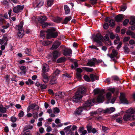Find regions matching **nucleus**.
Segmentation results:
<instances>
[{
  "label": "nucleus",
  "mask_w": 135,
  "mask_h": 135,
  "mask_svg": "<svg viewBox=\"0 0 135 135\" xmlns=\"http://www.w3.org/2000/svg\"><path fill=\"white\" fill-rule=\"evenodd\" d=\"M95 102V99H93L92 100H88L82 106L79 107L77 109L75 113L77 114L80 115L83 109L88 110L90 109V107L93 106Z\"/></svg>",
  "instance_id": "f257e3e1"
},
{
  "label": "nucleus",
  "mask_w": 135,
  "mask_h": 135,
  "mask_svg": "<svg viewBox=\"0 0 135 135\" xmlns=\"http://www.w3.org/2000/svg\"><path fill=\"white\" fill-rule=\"evenodd\" d=\"M86 89L84 87L79 88L75 95L72 98V100L76 103L80 102L83 95L85 94Z\"/></svg>",
  "instance_id": "f03ea898"
},
{
  "label": "nucleus",
  "mask_w": 135,
  "mask_h": 135,
  "mask_svg": "<svg viewBox=\"0 0 135 135\" xmlns=\"http://www.w3.org/2000/svg\"><path fill=\"white\" fill-rule=\"evenodd\" d=\"M94 91L95 95L97 94H99L97 99V102L100 103L103 102L104 100V96L103 92L98 89H94Z\"/></svg>",
  "instance_id": "7ed1b4c3"
},
{
  "label": "nucleus",
  "mask_w": 135,
  "mask_h": 135,
  "mask_svg": "<svg viewBox=\"0 0 135 135\" xmlns=\"http://www.w3.org/2000/svg\"><path fill=\"white\" fill-rule=\"evenodd\" d=\"M47 39L50 38L51 37L56 38L58 35L57 32L55 31V30L54 28L48 29L47 31Z\"/></svg>",
  "instance_id": "20e7f679"
},
{
  "label": "nucleus",
  "mask_w": 135,
  "mask_h": 135,
  "mask_svg": "<svg viewBox=\"0 0 135 135\" xmlns=\"http://www.w3.org/2000/svg\"><path fill=\"white\" fill-rule=\"evenodd\" d=\"M94 41L96 42L99 46H102V42L103 41V36L99 33H97L94 37H93Z\"/></svg>",
  "instance_id": "39448f33"
},
{
  "label": "nucleus",
  "mask_w": 135,
  "mask_h": 135,
  "mask_svg": "<svg viewBox=\"0 0 135 135\" xmlns=\"http://www.w3.org/2000/svg\"><path fill=\"white\" fill-rule=\"evenodd\" d=\"M135 113V109L130 108L126 111L127 114H125L123 119L125 121H128L131 119V113Z\"/></svg>",
  "instance_id": "423d86ee"
},
{
  "label": "nucleus",
  "mask_w": 135,
  "mask_h": 135,
  "mask_svg": "<svg viewBox=\"0 0 135 135\" xmlns=\"http://www.w3.org/2000/svg\"><path fill=\"white\" fill-rule=\"evenodd\" d=\"M118 52L117 51L114 50H113L112 52V54H107V55L112 60L114 61V62H117L116 59L115 57H116V59L118 58L117 57V55Z\"/></svg>",
  "instance_id": "0eeeda50"
},
{
  "label": "nucleus",
  "mask_w": 135,
  "mask_h": 135,
  "mask_svg": "<svg viewBox=\"0 0 135 135\" xmlns=\"http://www.w3.org/2000/svg\"><path fill=\"white\" fill-rule=\"evenodd\" d=\"M60 56V53L57 50L54 51L51 54V57L53 61H55L57 58Z\"/></svg>",
  "instance_id": "6e6552de"
},
{
  "label": "nucleus",
  "mask_w": 135,
  "mask_h": 135,
  "mask_svg": "<svg viewBox=\"0 0 135 135\" xmlns=\"http://www.w3.org/2000/svg\"><path fill=\"white\" fill-rule=\"evenodd\" d=\"M24 8V6L18 5L13 8V11L15 13H17L21 12Z\"/></svg>",
  "instance_id": "1a4fd4ad"
},
{
  "label": "nucleus",
  "mask_w": 135,
  "mask_h": 135,
  "mask_svg": "<svg viewBox=\"0 0 135 135\" xmlns=\"http://www.w3.org/2000/svg\"><path fill=\"white\" fill-rule=\"evenodd\" d=\"M72 50L69 49L65 48L63 51V54L65 56H71L72 55Z\"/></svg>",
  "instance_id": "9d476101"
},
{
  "label": "nucleus",
  "mask_w": 135,
  "mask_h": 135,
  "mask_svg": "<svg viewBox=\"0 0 135 135\" xmlns=\"http://www.w3.org/2000/svg\"><path fill=\"white\" fill-rule=\"evenodd\" d=\"M48 74L47 73H42V79L43 81L46 83L49 81Z\"/></svg>",
  "instance_id": "9b49d317"
},
{
  "label": "nucleus",
  "mask_w": 135,
  "mask_h": 135,
  "mask_svg": "<svg viewBox=\"0 0 135 135\" xmlns=\"http://www.w3.org/2000/svg\"><path fill=\"white\" fill-rule=\"evenodd\" d=\"M120 101L122 103L128 104V102L125 98V95L123 93H120V95L119 98Z\"/></svg>",
  "instance_id": "f8f14e48"
},
{
  "label": "nucleus",
  "mask_w": 135,
  "mask_h": 135,
  "mask_svg": "<svg viewBox=\"0 0 135 135\" xmlns=\"http://www.w3.org/2000/svg\"><path fill=\"white\" fill-rule=\"evenodd\" d=\"M42 73H45L49 71V66L46 63L44 64L42 66Z\"/></svg>",
  "instance_id": "ddd939ff"
},
{
  "label": "nucleus",
  "mask_w": 135,
  "mask_h": 135,
  "mask_svg": "<svg viewBox=\"0 0 135 135\" xmlns=\"http://www.w3.org/2000/svg\"><path fill=\"white\" fill-rule=\"evenodd\" d=\"M30 109L37 110L39 109V108L35 104H31L27 108V112H29Z\"/></svg>",
  "instance_id": "4468645a"
},
{
  "label": "nucleus",
  "mask_w": 135,
  "mask_h": 135,
  "mask_svg": "<svg viewBox=\"0 0 135 135\" xmlns=\"http://www.w3.org/2000/svg\"><path fill=\"white\" fill-rule=\"evenodd\" d=\"M8 38L6 36H4L2 39H0V44L1 45H7Z\"/></svg>",
  "instance_id": "2eb2a0df"
},
{
  "label": "nucleus",
  "mask_w": 135,
  "mask_h": 135,
  "mask_svg": "<svg viewBox=\"0 0 135 135\" xmlns=\"http://www.w3.org/2000/svg\"><path fill=\"white\" fill-rule=\"evenodd\" d=\"M60 43L58 41H56L54 42L51 48V50H54L57 49L60 45Z\"/></svg>",
  "instance_id": "dca6fc26"
},
{
  "label": "nucleus",
  "mask_w": 135,
  "mask_h": 135,
  "mask_svg": "<svg viewBox=\"0 0 135 135\" xmlns=\"http://www.w3.org/2000/svg\"><path fill=\"white\" fill-rule=\"evenodd\" d=\"M57 83L56 78L54 76H52L51 77V79L50 81V83L51 85H53Z\"/></svg>",
  "instance_id": "f3484780"
},
{
  "label": "nucleus",
  "mask_w": 135,
  "mask_h": 135,
  "mask_svg": "<svg viewBox=\"0 0 135 135\" xmlns=\"http://www.w3.org/2000/svg\"><path fill=\"white\" fill-rule=\"evenodd\" d=\"M23 22H21L19 25H16V28L17 29L18 31L21 30H23Z\"/></svg>",
  "instance_id": "a211bd4d"
},
{
  "label": "nucleus",
  "mask_w": 135,
  "mask_h": 135,
  "mask_svg": "<svg viewBox=\"0 0 135 135\" xmlns=\"http://www.w3.org/2000/svg\"><path fill=\"white\" fill-rule=\"evenodd\" d=\"M123 17L122 14H119L116 16L115 17L116 21L117 22L121 21L122 20Z\"/></svg>",
  "instance_id": "6ab92c4d"
},
{
  "label": "nucleus",
  "mask_w": 135,
  "mask_h": 135,
  "mask_svg": "<svg viewBox=\"0 0 135 135\" xmlns=\"http://www.w3.org/2000/svg\"><path fill=\"white\" fill-rule=\"evenodd\" d=\"M90 78L92 81H94L95 80H99L98 77L97 75L91 74L90 76Z\"/></svg>",
  "instance_id": "aec40b11"
},
{
  "label": "nucleus",
  "mask_w": 135,
  "mask_h": 135,
  "mask_svg": "<svg viewBox=\"0 0 135 135\" xmlns=\"http://www.w3.org/2000/svg\"><path fill=\"white\" fill-rule=\"evenodd\" d=\"M7 108L4 107L2 104H0V112L2 113L6 112Z\"/></svg>",
  "instance_id": "412c9836"
},
{
  "label": "nucleus",
  "mask_w": 135,
  "mask_h": 135,
  "mask_svg": "<svg viewBox=\"0 0 135 135\" xmlns=\"http://www.w3.org/2000/svg\"><path fill=\"white\" fill-rule=\"evenodd\" d=\"M130 18L131 20L129 22V24L131 25L135 26V16H131Z\"/></svg>",
  "instance_id": "4be33fe9"
},
{
  "label": "nucleus",
  "mask_w": 135,
  "mask_h": 135,
  "mask_svg": "<svg viewBox=\"0 0 135 135\" xmlns=\"http://www.w3.org/2000/svg\"><path fill=\"white\" fill-rule=\"evenodd\" d=\"M47 19V18L46 16H41L38 18V21L41 23V22H44L46 21Z\"/></svg>",
  "instance_id": "5701e85b"
},
{
  "label": "nucleus",
  "mask_w": 135,
  "mask_h": 135,
  "mask_svg": "<svg viewBox=\"0 0 135 135\" xmlns=\"http://www.w3.org/2000/svg\"><path fill=\"white\" fill-rule=\"evenodd\" d=\"M72 18L71 16H67L65 18L64 21L62 22V23L66 24L68 22L70 21Z\"/></svg>",
  "instance_id": "b1692460"
},
{
  "label": "nucleus",
  "mask_w": 135,
  "mask_h": 135,
  "mask_svg": "<svg viewBox=\"0 0 135 135\" xmlns=\"http://www.w3.org/2000/svg\"><path fill=\"white\" fill-rule=\"evenodd\" d=\"M64 8L65 11V14L66 15L69 14L70 12V11L68 6L67 5H65L64 6Z\"/></svg>",
  "instance_id": "393cba45"
},
{
  "label": "nucleus",
  "mask_w": 135,
  "mask_h": 135,
  "mask_svg": "<svg viewBox=\"0 0 135 135\" xmlns=\"http://www.w3.org/2000/svg\"><path fill=\"white\" fill-rule=\"evenodd\" d=\"M62 93L61 92H58L55 94V97L56 98L59 99L61 98Z\"/></svg>",
  "instance_id": "a878e982"
},
{
  "label": "nucleus",
  "mask_w": 135,
  "mask_h": 135,
  "mask_svg": "<svg viewBox=\"0 0 135 135\" xmlns=\"http://www.w3.org/2000/svg\"><path fill=\"white\" fill-rule=\"evenodd\" d=\"M95 64L94 62L92 60L89 61L87 63L88 65L90 66H94Z\"/></svg>",
  "instance_id": "bb28decb"
},
{
  "label": "nucleus",
  "mask_w": 135,
  "mask_h": 135,
  "mask_svg": "<svg viewBox=\"0 0 135 135\" xmlns=\"http://www.w3.org/2000/svg\"><path fill=\"white\" fill-rule=\"evenodd\" d=\"M66 60V59L64 57H61L57 59V63H61L63 62Z\"/></svg>",
  "instance_id": "cd10ccee"
},
{
  "label": "nucleus",
  "mask_w": 135,
  "mask_h": 135,
  "mask_svg": "<svg viewBox=\"0 0 135 135\" xmlns=\"http://www.w3.org/2000/svg\"><path fill=\"white\" fill-rule=\"evenodd\" d=\"M24 34V31L23 30L18 31V35L19 37L22 38Z\"/></svg>",
  "instance_id": "c85d7f7f"
},
{
  "label": "nucleus",
  "mask_w": 135,
  "mask_h": 135,
  "mask_svg": "<svg viewBox=\"0 0 135 135\" xmlns=\"http://www.w3.org/2000/svg\"><path fill=\"white\" fill-rule=\"evenodd\" d=\"M33 127V126L31 125L28 124L25 126L24 128V130L26 131L31 129Z\"/></svg>",
  "instance_id": "c756f323"
},
{
  "label": "nucleus",
  "mask_w": 135,
  "mask_h": 135,
  "mask_svg": "<svg viewBox=\"0 0 135 135\" xmlns=\"http://www.w3.org/2000/svg\"><path fill=\"white\" fill-rule=\"evenodd\" d=\"M115 110L114 108L112 107L109 108H107L106 110V112L109 113L113 112Z\"/></svg>",
  "instance_id": "7c9ffc66"
},
{
  "label": "nucleus",
  "mask_w": 135,
  "mask_h": 135,
  "mask_svg": "<svg viewBox=\"0 0 135 135\" xmlns=\"http://www.w3.org/2000/svg\"><path fill=\"white\" fill-rule=\"evenodd\" d=\"M53 3V0H47V4L49 7L51 6Z\"/></svg>",
  "instance_id": "2f4dec72"
},
{
  "label": "nucleus",
  "mask_w": 135,
  "mask_h": 135,
  "mask_svg": "<svg viewBox=\"0 0 135 135\" xmlns=\"http://www.w3.org/2000/svg\"><path fill=\"white\" fill-rule=\"evenodd\" d=\"M51 42L52 41H43L42 44L43 45L45 46H47L50 44Z\"/></svg>",
  "instance_id": "473e14b6"
},
{
  "label": "nucleus",
  "mask_w": 135,
  "mask_h": 135,
  "mask_svg": "<svg viewBox=\"0 0 135 135\" xmlns=\"http://www.w3.org/2000/svg\"><path fill=\"white\" fill-rule=\"evenodd\" d=\"M109 25L111 26H113L114 25L115 21L114 20L112 19L109 22Z\"/></svg>",
  "instance_id": "72a5a7b5"
},
{
  "label": "nucleus",
  "mask_w": 135,
  "mask_h": 135,
  "mask_svg": "<svg viewBox=\"0 0 135 135\" xmlns=\"http://www.w3.org/2000/svg\"><path fill=\"white\" fill-rule=\"evenodd\" d=\"M62 20V18L57 17L54 20V21L55 22L59 23L61 22Z\"/></svg>",
  "instance_id": "f704fd0d"
},
{
  "label": "nucleus",
  "mask_w": 135,
  "mask_h": 135,
  "mask_svg": "<svg viewBox=\"0 0 135 135\" xmlns=\"http://www.w3.org/2000/svg\"><path fill=\"white\" fill-rule=\"evenodd\" d=\"M71 127V126H68L65 128L64 129V131L68 133V132H69L71 131L70 128Z\"/></svg>",
  "instance_id": "c9c22d12"
},
{
  "label": "nucleus",
  "mask_w": 135,
  "mask_h": 135,
  "mask_svg": "<svg viewBox=\"0 0 135 135\" xmlns=\"http://www.w3.org/2000/svg\"><path fill=\"white\" fill-rule=\"evenodd\" d=\"M26 84L27 85H31L33 84V81L31 79H29L27 81L25 82Z\"/></svg>",
  "instance_id": "e433bc0d"
},
{
  "label": "nucleus",
  "mask_w": 135,
  "mask_h": 135,
  "mask_svg": "<svg viewBox=\"0 0 135 135\" xmlns=\"http://www.w3.org/2000/svg\"><path fill=\"white\" fill-rule=\"evenodd\" d=\"M60 112V110L58 108L55 107L53 108V112L54 113H59Z\"/></svg>",
  "instance_id": "4c0bfd02"
},
{
  "label": "nucleus",
  "mask_w": 135,
  "mask_h": 135,
  "mask_svg": "<svg viewBox=\"0 0 135 135\" xmlns=\"http://www.w3.org/2000/svg\"><path fill=\"white\" fill-rule=\"evenodd\" d=\"M106 97L109 100L111 97V93L110 92H108L106 94Z\"/></svg>",
  "instance_id": "58836bf2"
},
{
  "label": "nucleus",
  "mask_w": 135,
  "mask_h": 135,
  "mask_svg": "<svg viewBox=\"0 0 135 135\" xmlns=\"http://www.w3.org/2000/svg\"><path fill=\"white\" fill-rule=\"evenodd\" d=\"M25 53L28 55H31V50L28 48H27L25 49Z\"/></svg>",
  "instance_id": "ea45409f"
},
{
  "label": "nucleus",
  "mask_w": 135,
  "mask_h": 135,
  "mask_svg": "<svg viewBox=\"0 0 135 135\" xmlns=\"http://www.w3.org/2000/svg\"><path fill=\"white\" fill-rule=\"evenodd\" d=\"M87 128V130L88 133H91V126L89 125L88 124L86 126Z\"/></svg>",
  "instance_id": "a19ab883"
},
{
  "label": "nucleus",
  "mask_w": 135,
  "mask_h": 135,
  "mask_svg": "<svg viewBox=\"0 0 135 135\" xmlns=\"http://www.w3.org/2000/svg\"><path fill=\"white\" fill-rule=\"evenodd\" d=\"M126 33L127 35H132L133 38L134 33L133 32L131 31L130 30H128L127 31Z\"/></svg>",
  "instance_id": "79ce46f5"
},
{
  "label": "nucleus",
  "mask_w": 135,
  "mask_h": 135,
  "mask_svg": "<svg viewBox=\"0 0 135 135\" xmlns=\"http://www.w3.org/2000/svg\"><path fill=\"white\" fill-rule=\"evenodd\" d=\"M84 79L86 81L90 82V78L88 76L86 75H85L84 77Z\"/></svg>",
  "instance_id": "37998d69"
},
{
  "label": "nucleus",
  "mask_w": 135,
  "mask_h": 135,
  "mask_svg": "<svg viewBox=\"0 0 135 135\" xmlns=\"http://www.w3.org/2000/svg\"><path fill=\"white\" fill-rule=\"evenodd\" d=\"M60 73V71L58 69H56L54 72L52 76H54L56 77V76L58 74Z\"/></svg>",
  "instance_id": "c03bdc74"
},
{
  "label": "nucleus",
  "mask_w": 135,
  "mask_h": 135,
  "mask_svg": "<svg viewBox=\"0 0 135 135\" xmlns=\"http://www.w3.org/2000/svg\"><path fill=\"white\" fill-rule=\"evenodd\" d=\"M33 117L35 119H37L38 118V113L37 112H34L33 113Z\"/></svg>",
  "instance_id": "a18cd8bd"
},
{
  "label": "nucleus",
  "mask_w": 135,
  "mask_h": 135,
  "mask_svg": "<svg viewBox=\"0 0 135 135\" xmlns=\"http://www.w3.org/2000/svg\"><path fill=\"white\" fill-rule=\"evenodd\" d=\"M124 52L127 54H128L129 51V49L127 46H125L124 47Z\"/></svg>",
  "instance_id": "49530a36"
},
{
  "label": "nucleus",
  "mask_w": 135,
  "mask_h": 135,
  "mask_svg": "<svg viewBox=\"0 0 135 135\" xmlns=\"http://www.w3.org/2000/svg\"><path fill=\"white\" fill-rule=\"evenodd\" d=\"M47 85L46 84H41L40 85V88L41 89H45L47 88Z\"/></svg>",
  "instance_id": "de8ad7c7"
},
{
  "label": "nucleus",
  "mask_w": 135,
  "mask_h": 135,
  "mask_svg": "<svg viewBox=\"0 0 135 135\" xmlns=\"http://www.w3.org/2000/svg\"><path fill=\"white\" fill-rule=\"evenodd\" d=\"M41 26L43 28H44L48 26V24L47 22H41Z\"/></svg>",
  "instance_id": "09e8293b"
},
{
  "label": "nucleus",
  "mask_w": 135,
  "mask_h": 135,
  "mask_svg": "<svg viewBox=\"0 0 135 135\" xmlns=\"http://www.w3.org/2000/svg\"><path fill=\"white\" fill-rule=\"evenodd\" d=\"M127 8V7L126 5L122 6L120 7V11H124Z\"/></svg>",
  "instance_id": "8fccbe9b"
},
{
  "label": "nucleus",
  "mask_w": 135,
  "mask_h": 135,
  "mask_svg": "<svg viewBox=\"0 0 135 135\" xmlns=\"http://www.w3.org/2000/svg\"><path fill=\"white\" fill-rule=\"evenodd\" d=\"M103 39L104 40L108 41L109 40V35L108 34H106L103 38Z\"/></svg>",
  "instance_id": "3c124183"
},
{
  "label": "nucleus",
  "mask_w": 135,
  "mask_h": 135,
  "mask_svg": "<svg viewBox=\"0 0 135 135\" xmlns=\"http://www.w3.org/2000/svg\"><path fill=\"white\" fill-rule=\"evenodd\" d=\"M45 32L44 31H41L40 32V36L43 38L45 37Z\"/></svg>",
  "instance_id": "603ef678"
},
{
  "label": "nucleus",
  "mask_w": 135,
  "mask_h": 135,
  "mask_svg": "<svg viewBox=\"0 0 135 135\" xmlns=\"http://www.w3.org/2000/svg\"><path fill=\"white\" fill-rule=\"evenodd\" d=\"M37 2V6H38V8L40 7L43 6L44 4V2L42 1H40V2Z\"/></svg>",
  "instance_id": "864d4df0"
},
{
  "label": "nucleus",
  "mask_w": 135,
  "mask_h": 135,
  "mask_svg": "<svg viewBox=\"0 0 135 135\" xmlns=\"http://www.w3.org/2000/svg\"><path fill=\"white\" fill-rule=\"evenodd\" d=\"M17 118L14 117H12L11 118V120L12 122H15L17 120Z\"/></svg>",
  "instance_id": "5fc2aeb1"
},
{
  "label": "nucleus",
  "mask_w": 135,
  "mask_h": 135,
  "mask_svg": "<svg viewBox=\"0 0 135 135\" xmlns=\"http://www.w3.org/2000/svg\"><path fill=\"white\" fill-rule=\"evenodd\" d=\"M84 69L88 72H91L93 71V69H92L90 68L87 67H84Z\"/></svg>",
  "instance_id": "6e6d98bb"
},
{
  "label": "nucleus",
  "mask_w": 135,
  "mask_h": 135,
  "mask_svg": "<svg viewBox=\"0 0 135 135\" xmlns=\"http://www.w3.org/2000/svg\"><path fill=\"white\" fill-rule=\"evenodd\" d=\"M10 25L9 23H8L6 25L2 26V27L3 29H7L9 27Z\"/></svg>",
  "instance_id": "4d7b16f0"
},
{
  "label": "nucleus",
  "mask_w": 135,
  "mask_h": 135,
  "mask_svg": "<svg viewBox=\"0 0 135 135\" xmlns=\"http://www.w3.org/2000/svg\"><path fill=\"white\" fill-rule=\"evenodd\" d=\"M129 20L128 19H126L123 22V24L124 26H126L129 22Z\"/></svg>",
  "instance_id": "13d9d810"
},
{
  "label": "nucleus",
  "mask_w": 135,
  "mask_h": 135,
  "mask_svg": "<svg viewBox=\"0 0 135 135\" xmlns=\"http://www.w3.org/2000/svg\"><path fill=\"white\" fill-rule=\"evenodd\" d=\"M3 5H6V6H8V2L6 0H4L2 2Z\"/></svg>",
  "instance_id": "bf43d9fd"
},
{
  "label": "nucleus",
  "mask_w": 135,
  "mask_h": 135,
  "mask_svg": "<svg viewBox=\"0 0 135 135\" xmlns=\"http://www.w3.org/2000/svg\"><path fill=\"white\" fill-rule=\"evenodd\" d=\"M2 17V16H0V24L1 25L3 24L4 21V19Z\"/></svg>",
  "instance_id": "052dcab7"
},
{
  "label": "nucleus",
  "mask_w": 135,
  "mask_h": 135,
  "mask_svg": "<svg viewBox=\"0 0 135 135\" xmlns=\"http://www.w3.org/2000/svg\"><path fill=\"white\" fill-rule=\"evenodd\" d=\"M24 115V113L23 111L22 110H21L20 112L18 114V116L20 117H23Z\"/></svg>",
  "instance_id": "680f3d73"
},
{
  "label": "nucleus",
  "mask_w": 135,
  "mask_h": 135,
  "mask_svg": "<svg viewBox=\"0 0 135 135\" xmlns=\"http://www.w3.org/2000/svg\"><path fill=\"white\" fill-rule=\"evenodd\" d=\"M77 78L78 79H80L81 78V75L79 73H76Z\"/></svg>",
  "instance_id": "e2e57ef3"
},
{
  "label": "nucleus",
  "mask_w": 135,
  "mask_h": 135,
  "mask_svg": "<svg viewBox=\"0 0 135 135\" xmlns=\"http://www.w3.org/2000/svg\"><path fill=\"white\" fill-rule=\"evenodd\" d=\"M97 0H90V3L93 5L97 3Z\"/></svg>",
  "instance_id": "0e129e2a"
},
{
  "label": "nucleus",
  "mask_w": 135,
  "mask_h": 135,
  "mask_svg": "<svg viewBox=\"0 0 135 135\" xmlns=\"http://www.w3.org/2000/svg\"><path fill=\"white\" fill-rule=\"evenodd\" d=\"M103 27L105 29H107L108 27V23H105L103 26Z\"/></svg>",
  "instance_id": "69168bd1"
},
{
  "label": "nucleus",
  "mask_w": 135,
  "mask_h": 135,
  "mask_svg": "<svg viewBox=\"0 0 135 135\" xmlns=\"http://www.w3.org/2000/svg\"><path fill=\"white\" fill-rule=\"evenodd\" d=\"M23 135H32V134L30 131H28L25 132Z\"/></svg>",
  "instance_id": "338daca9"
},
{
  "label": "nucleus",
  "mask_w": 135,
  "mask_h": 135,
  "mask_svg": "<svg viewBox=\"0 0 135 135\" xmlns=\"http://www.w3.org/2000/svg\"><path fill=\"white\" fill-rule=\"evenodd\" d=\"M112 78L113 80L118 81L119 80L118 77L117 76H113L112 77Z\"/></svg>",
  "instance_id": "774afa93"
}]
</instances>
